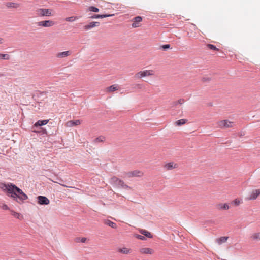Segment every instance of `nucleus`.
<instances>
[{
  "label": "nucleus",
  "instance_id": "nucleus-28",
  "mask_svg": "<svg viewBox=\"0 0 260 260\" xmlns=\"http://www.w3.org/2000/svg\"><path fill=\"white\" fill-rule=\"evenodd\" d=\"M129 249L127 248H125V247H124V248H120L119 250H118V251L119 252H121V253H122L123 254H128L129 253Z\"/></svg>",
  "mask_w": 260,
  "mask_h": 260
},
{
  "label": "nucleus",
  "instance_id": "nucleus-9",
  "mask_svg": "<svg viewBox=\"0 0 260 260\" xmlns=\"http://www.w3.org/2000/svg\"><path fill=\"white\" fill-rule=\"evenodd\" d=\"M100 25V22H91L89 24L86 25L84 26L83 28L85 30H89L93 28L94 27H97Z\"/></svg>",
  "mask_w": 260,
  "mask_h": 260
},
{
  "label": "nucleus",
  "instance_id": "nucleus-43",
  "mask_svg": "<svg viewBox=\"0 0 260 260\" xmlns=\"http://www.w3.org/2000/svg\"><path fill=\"white\" fill-rule=\"evenodd\" d=\"M32 132H35V133H39V132L38 131H35V130H33Z\"/></svg>",
  "mask_w": 260,
  "mask_h": 260
},
{
  "label": "nucleus",
  "instance_id": "nucleus-20",
  "mask_svg": "<svg viewBox=\"0 0 260 260\" xmlns=\"http://www.w3.org/2000/svg\"><path fill=\"white\" fill-rule=\"evenodd\" d=\"M118 85L114 84L107 87L106 90L107 92H111L117 90L118 89Z\"/></svg>",
  "mask_w": 260,
  "mask_h": 260
},
{
  "label": "nucleus",
  "instance_id": "nucleus-42",
  "mask_svg": "<svg viewBox=\"0 0 260 260\" xmlns=\"http://www.w3.org/2000/svg\"><path fill=\"white\" fill-rule=\"evenodd\" d=\"M4 42V39L0 37V44H3Z\"/></svg>",
  "mask_w": 260,
  "mask_h": 260
},
{
  "label": "nucleus",
  "instance_id": "nucleus-7",
  "mask_svg": "<svg viewBox=\"0 0 260 260\" xmlns=\"http://www.w3.org/2000/svg\"><path fill=\"white\" fill-rule=\"evenodd\" d=\"M260 195V189H254L250 193L247 198L248 200H255Z\"/></svg>",
  "mask_w": 260,
  "mask_h": 260
},
{
  "label": "nucleus",
  "instance_id": "nucleus-23",
  "mask_svg": "<svg viewBox=\"0 0 260 260\" xmlns=\"http://www.w3.org/2000/svg\"><path fill=\"white\" fill-rule=\"evenodd\" d=\"M105 223L106 225H108V226L113 228V229H116L117 228V225L115 223L113 222V221H111L109 220H107L105 221Z\"/></svg>",
  "mask_w": 260,
  "mask_h": 260
},
{
  "label": "nucleus",
  "instance_id": "nucleus-31",
  "mask_svg": "<svg viewBox=\"0 0 260 260\" xmlns=\"http://www.w3.org/2000/svg\"><path fill=\"white\" fill-rule=\"evenodd\" d=\"M88 11L93 12H98L99 9L94 6H90L88 8Z\"/></svg>",
  "mask_w": 260,
  "mask_h": 260
},
{
  "label": "nucleus",
  "instance_id": "nucleus-13",
  "mask_svg": "<svg viewBox=\"0 0 260 260\" xmlns=\"http://www.w3.org/2000/svg\"><path fill=\"white\" fill-rule=\"evenodd\" d=\"M5 5L8 8L15 9H17L20 6V4L14 2H7L6 3Z\"/></svg>",
  "mask_w": 260,
  "mask_h": 260
},
{
  "label": "nucleus",
  "instance_id": "nucleus-14",
  "mask_svg": "<svg viewBox=\"0 0 260 260\" xmlns=\"http://www.w3.org/2000/svg\"><path fill=\"white\" fill-rule=\"evenodd\" d=\"M71 55V52L69 51H64L62 52H59L56 54V56L59 58H65Z\"/></svg>",
  "mask_w": 260,
  "mask_h": 260
},
{
  "label": "nucleus",
  "instance_id": "nucleus-25",
  "mask_svg": "<svg viewBox=\"0 0 260 260\" xmlns=\"http://www.w3.org/2000/svg\"><path fill=\"white\" fill-rule=\"evenodd\" d=\"M141 234L144 235L145 237H147L149 238H152V234L148 231H146L145 230H142L141 231Z\"/></svg>",
  "mask_w": 260,
  "mask_h": 260
},
{
  "label": "nucleus",
  "instance_id": "nucleus-38",
  "mask_svg": "<svg viewBox=\"0 0 260 260\" xmlns=\"http://www.w3.org/2000/svg\"><path fill=\"white\" fill-rule=\"evenodd\" d=\"M137 238L139 239L142 240H144L145 239V237L144 236L140 235H138L137 236Z\"/></svg>",
  "mask_w": 260,
  "mask_h": 260
},
{
  "label": "nucleus",
  "instance_id": "nucleus-37",
  "mask_svg": "<svg viewBox=\"0 0 260 260\" xmlns=\"http://www.w3.org/2000/svg\"><path fill=\"white\" fill-rule=\"evenodd\" d=\"M162 48L164 50H166V49L170 48V44L164 45L162 46Z\"/></svg>",
  "mask_w": 260,
  "mask_h": 260
},
{
  "label": "nucleus",
  "instance_id": "nucleus-12",
  "mask_svg": "<svg viewBox=\"0 0 260 260\" xmlns=\"http://www.w3.org/2000/svg\"><path fill=\"white\" fill-rule=\"evenodd\" d=\"M114 15V14H103V15L93 14L91 16H90L89 17V18L91 19L104 18H106V17H111Z\"/></svg>",
  "mask_w": 260,
  "mask_h": 260
},
{
  "label": "nucleus",
  "instance_id": "nucleus-32",
  "mask_svg": "<svg viewBox=\"0 0 260 260\" xmlns=\"http://www.w3.org/2000/svg\"><path fill=\"white\" fill-rule=\"evenodd\" d=\"M77 19V17H69L65 18V20L68 22H73Z\"/></svg>",
  "mask_w": 260,
  "mask_h": 260
},
{
  "label": "nucleus",
  "instance_id": "nucleus-36",
  "mask_svg": "<svg viewBox=\"0 0 260 260\" xmlns=\"http://www.w3.org/2000/svg\"><path fill=\"white\" fill-rule=\"evenodd\" d=\"M86 238L85 237H82L81 238H79L77 239V241H80L82 243H85L86 241Z\"/></svg>",
  "mask_w": 260,
  "mask_h": 260
},
{
  "label": "nucleus",
  "instance_id": "nucleus-19",
  "mask_svg": "<svg viewBox=\"0 0 260 260\" xmlns=\"http://www.w3.org/2000/svg\"><path fill=\"white\" fill-rule=\"evenodd\" d=\"M49 120H38L36 123L34 124V127H38L43 125H45L48 123Z\"/></svg>",
  "mask_w": 260,
  "mask_h": 260
},
{
  "label": "nucleus",
  "instance_id": "nucleus-26",
  "mask_svg": "<svg viewBox=\"0 0 260 260\" xmlns=\"http://www.w3.org/2000/svg\"><path fill=\"white\" fill-rule=\"evenodd\" d=\"M11 214L15 217V218L17 219H21L22 217V216L21 215V214L17 213L14 210H11Z\"/></svg>",
  "mask_w": 260,
  "mask_h": 260
},
{
  "label": "nucleus",
  "instance_id": "nucleus-8",
  "mask_svg": "<svg viewBox=\"0 0 260 260\" xmlns=\"http://www.w3.org/2000/svg\"><path fill=\"white\" fill-rule=\"evenodd\" d=\"M38 203L41 205H47L50 203L49 200L45 196H39L37 197Z\"/></svg>",
  "mask_w": 260,
  "mask_h": 260
},
{
  "label": "nucleus",
  "instance_id": "nucleus-10",
  "mask_svg": "<svg viewBox=\"0 0 260 260\" xmlns=\"http://www.w3.org/2000/svg\"><path fill=\"white\" fill-rule=\"evenodd\" d=\"M143 173L139 170H135L133 171L129 172H128L126 175L129 177H132L134 176H142L143 175Z\"/></svg>",
  "mask_w": 260,
  "mask_h": 260
},
{
  "label": "nucleus",
  "instance_id": "nucleus-24",
  "mask_svg": "<svg viewBox=\"0 0 260 260\" xmlns=\"http://www.w3.org/2000/svg\"><path fill=\"white\" fill-rule=\"evenodd\" d=\"M228 239V237H221L220 238L217 239V242L219 244H221L226 241Z\"/></svg>",
  "mask_w": 260,
  "mask_h": 260
},
{
  "label": "nucleus",
  "instance_id": "nucleus-11",
  "mask_svg": "<svg viewBox=\"0 0 260 260\" xmlns=\"http://www.w3.org/2000/svg\"><path fill=\"white\" fill-rule=\"evenodd\" d=\"M178 167V165L174 162H170L166 164L164 168L166 170H171Z\"/></svg>",
  "mask_w": 260,
  "mask_h": 260
},
{
  "label": "nucleus",
  "instance_id": "nucleus-29",
  "mask_svg": "<svg viewBox=\"0 0 260 260\" xmlns=\"http://www.w3.org/2000/svg\"><path fill=\"white\" fill-rule=\"evenodd\" d=\"M207 47L211 50H213L214 51H219V49H218L215 45L213 44H208L207 45Z\"/></svg>",
  "mask_w": 260,
  "mask_h": 260
},
{
  "label": "nucleus",
  "instance_id": "nucleus-33",
  "mask_svg": "<svg viewBox=\"0 0 260 260\" xmlns=\"http://www.w3.org/2000/svg\"><path fill=\"white\" fill-rule=\"evenodd\" d=\"M105 140V138L103 136H100L98 138H96L94 140V142H103Z\"/></svg>",
  "mask_w": 260,
  "mask_h": 260
},
{
  "label": "nucleus",
  "instance_id": "nucleus-4",
  "mask_svg": "<svg viewBox=\"0 0 260 260\" xmlns=\"http://www.w3.org/2000/svg\"><path fill=\"white\" fill-rule=\"evenodd\" d=\"M233 122L228 120H221L217 122V126L221 128L232 127Z\"/></svg>",
  "mask_w": 260,
  "mask_h": 260
},
{
  "label": "nucleus",
  "instance_id": "nucleus-35",
  "mask_svg": "<svg viewBox=\"0 0 260 260\" xmlns=\"http://www.w3.org/2000/svg\"><path fill=\"white\" fill-rule=\"evenodd\" d=\"M241 203V201L240 200L238 199H236L235 200H234L233 201V203L235 206H238Z\"/></svg>",
  "mask_w": 260,
  "mask_h": 260
},
{
  "label": "nucleus",
  "instance_id": "nucleus-21",
  "mask_svg": "<svg viewBox=\"0 0 260 260\" xmlns=\"http://www.w3.org/2000/svg\"><path fill=\"white\" fill-rule=\"evenodd\" d=\"M184 103V100L183 99H180L176 101H174L172 103L171 107H174L176 106L178 104L182 105Z\"/></svg>",
  "mask_w": 260,
  "mask_h": 260
},
{
  "label": "nucleus",
  "instance_id": "nucleus-2",
  "mask_svg": "<svg viewBox=\"0 0 260 260\" xmlns=\"http://www.w3.org/2000/svg\"><path fill=\"white\" fill-rule=\"evenodd\" d=\"M110 183L118 188H122L125 189H130V187L125 184L123 180L115 176L112 177L110 179Z\"/></svg>",
  "mask_w": 260,
  "mask_h": 260
},
{
  "label": "nucleus",
  "instance_id": "nucleus-17",
  "mask_svg": "<svg viewBox=\"0 0 260 260\" xmlns=\"http://www.w3.org/2000/svg\"><path fill=\"white\" fill-rule=\"evenodd\" d=\"M140 251L143 254H152L154 252V250L150 248H142L140 249Z\"/></svg>",
  "mask_w": 260,
  "mask_h": 260
},
{
  "label": "nucleus",
  "instance_id": "nucleus-27",
  "mask_svg": "<svg viewBox=\"0 0 260 260\" xmlns=\"http://www.w3.org/2000/svg\"><path fill=\"white\" fill-rule=\"evenodd\" d=\"M187 120L185 119H181L180 120H177L176 122V124L177 126H181L184 124H185L187 122Z\"/></svg>",
  "mask_w": 260,
  "mask_h": 260
},
{
  "label": "nucleus",
  "instance_id": "nucleus-41",
  "mask_svg": "<svg viewBox=\"0 0 260 260\" xmlns=\"http://www.w3.org/2000/svg\"><path fill=\"white\" fill-rule=\"evenodd\" d=\"M53 181L54 182H55V183H57L59 184L60 185H62V186H63L66 187H68V186H66V185H64V184H61L60 183H58V182H57V181Z\"/></svg>",
  "mask_w": 260,
  "mask_h": 260
},
{
  "label": "nucleus",
  "instance_id": "nucleus-18",
  "mask_svg": "<svg viewBox=\"0 0 260 260\" xmlns=\"http://www.w3.org/2000/svg\"><path fill=\"white\" fill-rule=\"evenodd\" d=\"M216 208L219 210H228L230 208V206L227 203H220L217 205Z\"/></svg>",
  "mask_w": 260,
  "mask_h": 260
},
{
  "label": "nucleus",
  "instance_id": "nucleus-15",
  "mask_svg": "<svg viewBox=\"0 0 260 260\" xmlns=\"http://www.w3.org/2000/svg\"><path fill=\"white\" fill-rule=\"evenodd\" d=\"M134 22L132 24V27L134 28L138 27L139 26L138 23L142 20V18L141 16L135 17L133 19Z\"/></svg>",
  "mask_w": 260,
  "mask_h": 260
},
{
  "label": "nucleus",
  "instance_id": "nucleus-22",
  "mask_svg": "<svg viewBox=\"0 0 260 260\" xmlns=\"http://www.w3.org/2000/svg\"><path fill=\"white\" fill-rule=\"evenodd\" d=\"M68 123L70 124L69 126H74L80 125L81 124V121L80 120H71L69 121Z\"/></svg>",
  "mask_w": 260,
  "mask_h": 260
},
{
  "label": "nucleus",
  "instance_id": "nucleus-1",
  "mask_svg": "<svg viewBox=\"0 0 260 260\" xmlns=\"http://www.w3.org/2000/svg\"><path fill=\"white\" fill-rule=\"evenodd\" d=\"M6 189L11 197L14 198L17 202L22 203L28 199V196L23 191L15 185L10 183L7 185L5 184Z\"/></svg>",
  "mask_w": 260,
  "mask_h": 260
},
{
  "label": "nucleus",
  "instance_id": "nucleus-30",
  "mask_svg": "<svg viewBox=\"0 0 260 260\" xmlns=\"http://www.w3.org/2000/svg\"><path fill=\"white\" fill-rule=\"evenodd\" d=\"M10 58V57L8 54L0 53V59L9 60Z\"/></svg>",
  "mask_w": 260,
  "mask_h": 260
},
{
  "label": "nucleus",
  "instance_id": "nucleus-3",
  "mask_svg": "<svg viewBox=\"0 0 260 260\" xmlns=\"http://www.w3.org/2000/svg\"><path fill=\"white\" fill-rule=\"evenodd\" d=\"M154 75V72L153 70H146L140 71L137 73L135 75V78L136 79H141L147 76H152Z\"/></svg>",
  "mask_w": 260,
  "mask_h": 260
},
{
  "label": "nucleus",
  "instance_id": "nucleus-34",
  "mask_svg": "<svg viewBox=\"0 0 260 260\" xmlns=\"http://www.w3.org/2000/svg\"><path fill=\"white\" fill-rule=\"evenodd\" d=\"M134 89H142L143 88V85L142 84H136L134 85Z\"/></svg>",
  "mask_w": 260,
  "mask_h": 260
},
{
  "label": "nucleus",
  "instance_id": "nucleus-39",
  "mask_svg": "<svg viewBox=\"0 0 260 260\" xmlns=\"http://www.w3.org/2000/svg\"><path fill=\"white\" fill-rule=\"evenodd\" d=\"M2 208L3 210H9V207H8L6 204H3V205L2 206Z\"/></svg>",
  "mask_w": 260,
  "mask_h": 260
},
{
  "label": "nucleus",
  "instance_id": "nucleus-16",
  "mask_svg": "<svg viewBox=\"0 0 260 260\" xmlns=\"http://www.w3.org/2000/svg\"><path fill=\"white\" fill-rule=\"evenodd\" d=\"M250 239L254 241H259L260 232H256L252 233L250 236Z\"/></svg>",
  "mask_w": 260,
  "mask_h": 260
},
{
  "label": "nucleus",
  "instance_id": "nucleus-5",
  "mask_svg": "<svg viewBox=\"0 0 260 260\" xmlns=\"http://www.w3.org/2000/svg\"><path fill=\"white\" fill-rule=\"evenodd\" d=\"M51 10L48 9L40 8L37 10V13L39 16H51Z\"/></svg>",
  "mask_w": 260,
  "mask_h": 260
},
{
  "label": "nucleus",
  "instance_id": "nucleus-6",
  "mask_svg": "<svg viewBox=\"0 0 260 260\" xmlns=\"http://www.w3.org/2000/svg\"><path fill=\"white\" fill-rule=\"evenodd\" d=\"M54 24L55 22L52 20L41 21L37 23L38 26L45 27H51Z\"/></svg>",
  "mask_w": 260,
  "mask_h": 260
},
{
  "label": "nucleus",
  "instance_id": "nucleus-40",
  "mask_svg": "<svg viewBox=\"0 0 260 260\" xmlns=\"http://www.w3.org/2000/svg\"><path fill=\"white\" fill-rule=\"evenodd\" d=\"M210 80V79L209 78H203L202 79V81L204 82L209 81Z\"/></svg>",
  "mask_w": 260,
  "mask_h": 260
}]
</instances>
